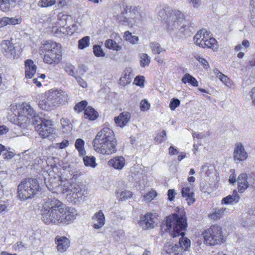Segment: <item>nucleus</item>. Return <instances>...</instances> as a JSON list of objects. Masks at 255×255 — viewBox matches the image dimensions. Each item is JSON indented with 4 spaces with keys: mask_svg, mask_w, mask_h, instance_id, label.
Instances as JSON below:
<instances>
[{
    "mask_svg": "<svg viewBox=\"0 0 255 255\" xmlns=\"http://www.w3.org/2000/svg\"><path fill=\"white\" fill-rule=\"evenodd\" d=\"M41 220L46 224L67 225L74 221L78 215L73 208L65 209L59 200L48 199L41 210Z\"/></svg>",
    "mask_w": 255,
    "mask_h": 255,
    "instance_id": "1",
    "label": "nucleus"
},
{
    "mask_svg": "<svg viewBox=\"0 0 255 255\" xmlns=\"http://www.w3.org/2000/svg\"><path fill=\"white\" fill-rule=\"evenodd\" d=\"M187 228L186 220L182 216L173 214L168 216L166 220L165 225L162 226V229L165 231H168L171 236L173 238L181 236L178 244L180 251L182 249L186 250L190 247V241L187 238H184V231Z\"/></svg>",
    "mask_w": 255,
    "mask_h": 255,
    "instance_id": "2",
    "label": "nucleus"
},
{
    "mask_svg": "<svg viewBox=\"0 0 255 255\" xmlns=\"http://www.w3.org/2000/svg\"><path fill=\"white\" fill-rule=\"evenodd\" d=\"M94 150L103 155H111L117 151V140L113 131L108 127L98 132L93 141Z\"/></svg>",
    "mask_w": 255,
    "mask_h": 255,
    "instance_id": "3",
    "label": "nucleus"
},
{
    "mask_svg": "<svg viewBox=\"0 0 255 255\" xmlns=\"http://www.w3.org/2000/svg\"><path fill=\"white\" fill-rule=\"evenodd\" d=\"M122 13L117 17V19L122 24L133 26H140L144 19L143 13L138 6L123 4L122 6Z\"/></svg>",
    "mask_w": 255,
    "mask_h": 255,
    "instance_id": "4",
    "label": "nucleus"
},
{
    "mask_svg": "<svg viewBox=\"0 0 255 255\" xmlns=\"http://www.w3.org/2000/svg\"><path fill=\"white\" fill-rule=\"evenodd\" d=\"M39 189L38 181L36 179H24L17 187V197L21 201H26L33 197L39 191Z\"/></svg>",
    "mask_w": 255,
    "mask_h": 255,
    "instance_id": "5",
    "label": "nucleus"
},
{
    "mask_svg": "<svg viewBox=\"0 0 255 255\" xmlns=\"http://www.w3.org/2000/svg\"><path fill=\"white\" fill-rule=\"evenodd\" d=\"M45 50L43 61L48 64H58L62 59L59 44L52 41H47L43 44Z\"/></svg>",
    "mask_w": 255,
    "mask_h": 255,
    "instance_id": "6",
    "label": "nucleus"
},
{
    "mask_svg": "<svg viewBox=\"0 0 255 255\" xmlns=\"http://www.w3.org/2000/svg\"><path fill=\"white\" fill-rule=\"evenodd\" d=\"M205 244L214 246L224 242V235L221 227L217 225L211 226L202 234Z\"/></svg>",
    "mask_w": 255,
    "mask_h": 255,
    "instance_id": "7",
    "label": "nucleus"
},
{
    "mask_svg": "<svg viewBox=\"0 0 255 255\" xmlns=\"http://www.w3.org/2000/svg\"><path fill=\"white\" fill-rule=\"evenodd\" d=\"M33 122L35 128L42 138L48 137L53 132L51 121L41 117H37Z\"/></svg>",
    "mask_w": 255,
    "mask_h": 255,
    "instance_id": "8",
    "label": "nucleus"
},
{
    "mask_svg": "<svg viewBox=\"0 0 255 255\" xmlns=\"http://www.w3.org/2000/svg\"><path fill=\"white\" fill-rule=\"evenodd\" d=\"M65 182L60 180L59 177H51L45 178V183L48 189L53 194L66 193Z\"/></svg>",
    "mask_w": 255,
    "mask_h": 255,
    "instance_id": "9",
    "label": "nucleus"
},
{
    "mask_svg": "<svg viewBox=\"0 0 255 255\" xmlns=\"http://www.w3.org/2000/svg\"><path fill=\"white\" fill-rule=\"evenodd\" d=\"M184 14L179 10H174L168 21L167 28L169 31L179 28V26L183 22Z\"/></svg>",
    "mask_w": 255,
    "mask_h": 255,
    "instance_id": "10",
    "label": "nucleus"
},
{
    "mask_svg": "<svg viewBox=\"0 0 255 255\" xmlns=\"http://www.w3.org/2000/svg\"><path fill=\"white\" fill-rule=\"evenodd\" d=\"M18 117H25L27 119H32V123L35 122V119L39 117L36 115V113L33 109L27 103H23L17 107V111H15ZM16 113L15 115H16Z\"/></svg>",
    "mask_w": 255,
    "mask_h": 255,
    "instance_id": "11",
    "label": "nucleus"
},
{
    "mask_svg": "<svg viewBox=\"0 0 255 255\" xmlns=\"http://www.w3.org/2000/svg\"><path fill=\"white\" fill-rule=\"evenodd\" d=\"M47 94L56 107L63 104L67 99V94L61 90L51 89Z\"/></svg>",
    "mask_w": 255,
    "mask_h": 255,
    "instance_id": "12",
    "label": "nucleus"
},
{
    "mask_svg": "<svg viewBox=\"0 0 255 255\" xmlns=\"http://www.w3.org/2000/svg\"><path fill=\"white\" fill-rule=\"evenodd\" d=\"M2 51L7 57L14 58L16 56V50L13 44L7 40H3L1 43Z\"/></svg>",
    "mask_w": 255,
    "mask_h": 255,
    "instance_id": "13",
    "label": "nucleus"
},
{
    "mask_svg": "<svg viewBox=\"0 0 255 255\" xmlns=\"http://www.w3.org/2000/svg\"><path fill=\"white\" fill-rule=\"evenodd\" d=\"M57 251L63 253L66 252L70 246V241L67 238L64 236H57L55 239Z\"/></svg>",
    "mask_w": 255,
    "mask_h": 255,
    "instance_id": "14",
    "label": "nucleus"
},
{
    "mask_svg": "<svg viewBox=\"0 0 255 255\" xmlns=\"http://www.w3.org/2000/svg\"><path fill=\"white\" fill-rule=\"evenodd\" d=\"M179 245L169 242L164 244L162 253L163 255H179Z\"/></svg>",
    "mask_w": 255,
    "mask_h": 255,
    "instance_id": "15",
    "label": "nucleus"
},
{
    "mask_svg": "<svg viewBox=\"0 0 255 255\" xmlns=\"http://www.w3.org/2000/svg\"><path fill=\"white\" fill-rule=\"evenodd\" d=\"M154 222V216L152 214L147 213L141 217L138 224L143 230H147L153 228Z\"/></svg>",
    "mask_w": 255,
    "mask_h": 255,
    "instance_id": "16",
    "label": "nucleus"
},
{
    "mask_svg": "<svg viewBox=\"0 0 255 255\" xmlns=\"http://www.w3.org/2000/svg\"><path fill=\"white\" fill-rule=\"evenodd\" d=\"M233 156L235 160L244 161L247 158L248 154L241 143H238L236 144Z\"/></svg>",
    "mask_w": 255,
    "mask_h": 255,
    "instance_id": "17",
    "label": "nucleus"
},
{
    "mask_svg": "<svg viewBox=\"0 0 255 255\" xmlns=\"http://www.w3.org/2000/svg\"><path fill=\"white\" fill-rule=\"evenodd\" d=\"M92 219L93 222V227L95 229H101L105 224V217L102 210L95 213L92 216Z\"/></svg>",
    "mask_w": 255,
    "mask_h": 255,
    "instance_id": "18",
    "label": "nucleus"
},
{
    "mask_svg": "<svg viewBox=\"0 0 255 255\" xmlns=\"http://www.w3.org/2000/svg\"><path fill=\"white\" fill-rule=\"evenodd\" d=\"M131 118V114L128 112L121 113L119 116L115 118L114 120L117 126L123 128L129 122Z\"/></svg>",
    "mask_w": 255,
    "mask_h": 255,
    "instance_id": "19",
    "label": "nucleus"
},
{
    "mask_svg": "<svg viewBox=\"0 0 255 255\" xmlns=\"http://www.w3.org/2000/svg\"><path fill=\"white\" fill-rule=\"evenodd\" d=\"M248 176L246 173L240 174L237 178L238 185V191L240 193H243L249 186V182L247 181Z\"/></svg>",
    "mask_w": 255,
    "mask_h": 255,
    "instance_id": "20",
    "label": "nucleus"
},
{
    "mask_svg": "<svg viewBox=\"0 0 255 255\" xmlns=\"http://www.w3.org/2000/svg\"><path fill=\"white\" fill-rule=\"evenodd\" d=\"M38 105L40 109L46 111H51L56 108L47 93L44 98L39 102Z\"/></svg>",
    "mask_w": 255,
    "mask_h": 255,
    "instance_id": "21",
    "label": "nucleus"
},
{
    "mask_svg": "<svg viewBox=\"0 0 255 255\" xmlns=\"http://www.w3.org/2000/svg\"><path fill=\"white\" fill-rule=\"evenodd\" d=\"M25 73L27 78H31L35 74L37 67L32 60L27 59L25 61Z\"/></svg>",
    "mask_w": 255,
    "mask_h": 255,
    "instance_id": "22",
    "label": "nucleus"
},
{
    "mask_svg": "<svg viewBox=\"0 0 255 255\" xmlns=\"http://www.w3.org/2000/svg\"><path fill=\"white\" fill-rule=\"evenodd\" d=\"M108 165L118 170H121L125 165V159L123 156H116L108 161Z\"/></svg>",
    "mask_w": 255,
    "mask_h": 255,
    "instance_id": "23",
    "label": "nucleus"
},
{
    "mask_svg": "<svg viewBox=\"0 0 255 255\" xmlns=\"http://www.w3.org/2000/svg\"><path fill=\"white\" fill-rule=\"evenodd\" d=\"M181 193L182 196L186 198V200L189 205H191L195 202L194 193L190 187H183L182 189Z\"/></svg>",
    "mask_w": 255,
    "mask_h": 255,
    "instance_id": "24",
    "label": "nucleus"
},
{
    "mask_svg": "<svg viewBox=\"0 0 255 255\" xmlns=\"http://www.w3.org/2000/svg\"><path fill=\"white\" fill-rule=\"evenodd\" d=\"M65 188H67L66 189V193L70 192L80 194V193H82V185L79 182H73L70 183L66 181Z\"/></svg>",
    "mask_w": 255,
    "mask_h": 255,
    "instance_id": "25",
    "label": "nucleus"
},
{
    "mask_svg": "<svg viewBox=\"0 0 255 255\" xmlns=\"http://www.w3.org/2000/svg\"><path fill=\"white\" fill-rule=\"evenodd\" d=\"M201 47L211 48L214 50H217L218 48L216 40L208 36V33H207L206 38L205 39L203 44H201Z\"/></svg>",
    "mask_w": 255,
    "mask_h": 255,
    "instance_id": "26",
    "label": "nucleus"
},
{
    "mask_svg": "<svg viewBox=\"0 0 255 255\" xmlns=\"http://www.w3.org/2000/svg\"><path fill=\"white\" fill-rule=\"evenodd\" d=\"M240 196L236 190H234L232 195H229L224 198L222 203L226 204H233L237 203L240 200Z\"/></svg>",
    "mask_w": 255,
    "mask_h": 255,
    "instance_id": "27",
    "label": "nucleus"
},
{
    "mask_svg": "<svg viewBox=\"0 0 255 255\" xmlns=\"http://www.w3.org/2000/svg\"><path fill=\"white\" fill-rule=\"evenodd\" d=\"M16 0H0V9L3 12L10 10L15 4Z\"/></svg>",
    "mask_w": 255,
    "mask_h": 255,
    "instance_id": "28",
    "label": "nucleus"
},
{
    "mask_svg": "<svg viewBox=\"0 0 255 255\" xmlns=\"http://www.w3.org/2000/svg\"><path fill=\"white\" fill-rule=\"evenodd\" d=\"M207 37V32L205 30H201L199 31L194 37V41L196 45L201 47V44Z\"/></svg>",
    "mask_w": 255,
    "mask_h": 255,
    "instance_id": "29",
    "label": "nucleus"
},
{
    "mask_svg": "<svg viewBox=\"0 0 255 255\" xmlns=\"http://www.w3.org/2000/svg\"><path fill=\"white\" fill-rule=\"evenodd\" d=\"M98 113L92 107H88L84 111L85 118L91 121H94L97 119Z\"/></svg>",
    "mask_w": 255,
    "mask_h": 255,
    "instance_id": "30",
    "label": "nucleus"
},
{
    "mask_svg": "<svg viewBox=\"0 0 255 255\" xmlns=\"http://www.w3.org/2000/svg\"><path fill=\"white\" fill-rule=\"evenodd\" d=\"M181 81L184 84L188 83L194 87L198 86V82L197 80L188 73H186L183 76Z\"/></svg>",
    "mask_w": 255,
    "mask_h": 255,
    "instance_id": "31",
    "label": "nucleus"
},
{
    "mask_svg": "<svg viewBox=\"0 0 255 255\" xmlns=\"http://www.w3.org/2000/svg\"><path fill=\"white\" fill-rule=\"evenodd\" d=\"M84 141L81 138L76 139L75 143V146L79 152V155L84 156L86 154V151L84 149Z\"/></svg>",
    "mask_w": 255,
    "mask_h": 255,
    "instance_id": "32",
    "label": "nucleus"
},
{
    "mask_svg": "<svg viewBox=\"0 0 255 255\" xmlns=\"http://www.w3.org/2000/svg\"><path fill=\"white\" fill-rule=\"evenodd\" d=\"M105 46L110 49L120 51L122 49V46L118 44L112 39H108L105 42Z\"/></svg>",
    "mask_w": 255,
    "mask_h": 255,
    "instance_id": "33",
    "label": "nucleus"
},
{
    "mask_svg": "<svg viewBox=\"0 0 255 255\" xmlns=\"http://www.w3.org/2000/svg\"><path fill=\"white\" fill-rule=\"evenodd\" d=\"M83 161L86 166H91L94 168L96 166V158L94 156H85L83 157Z\"/></svg>",
    "mask_w": 255,
    "mask_h": 255,
    "instance_id": "34",
    "label": "nucleus"
},
{
    "mask_svg": "<svg viewBox=\"0 0 255 255\" xmlns=\"http://www.w3.org/2000/svg\"><path fill=\"white\" fill-rule=\"evenodd\" d=\"M192 27H191L189 23L183 24L182 26L179 28V31L185 36H190Z\"/></svg>",
    "mask_w": 255,
    "mask_h": 255,
    "instance_id": "35",
    "label": "nucleus"
},
{
    "mask_svg": "<svg viewBox=\"0 0 255 255\" xmlns=\"http://www.w3.org/2000/svg\"><path fill=\"white\" fill-rule=\"evenodd\" d=\"M90 38L89 36H86L78 41V48L80 49H84L90 45Z\"/></svg>",
    "mask_w": 255,
    "mask_h": 255,
    "instance_id": "36",
    "label": "nucleus"
},
{
    "mask_svg": "<svg viewBox=\"0 0 255 255\" xmlns=\"http://www.w3.org/2000/svg\"><path fill=\"white\" fill-rule=\"evenodd\" d=\"M124 37L126 40L132 44L137 43L138 40V37L137 36L132 35L128 31H127L125 32Z\"/></svg>",
    "mask_w": 255,
    "mask_h": 255,
    "instance_id": "37",
    "label": "nucleus"
},
{
    "mask_svg": "<svg viewBox=\"0 0 255 255\" xmlns=\"http://www.w3.org/2000/svg\"><path fill=\"white\" fill-rule=\"evenodd\" d=\"M140 58L141 59L140 64L142 67L148 66L150 62V58L147 54L141 53L140 54Z\"/></svg>",
    "mask_w": 255,
    "mask_h": 255,
    "instance_id": "38",
    "label": "nucleus"
},
{
    "mask_svg": "<svg viewBox=\"0 0 255 255\" xmlns=\"http://www.w3.org/2000/svg\"><path fill=\"white\" fill-rule=\"evenodd\" d=\"M56 3V0H40L38 2V5L41 7H50Z\"/></svg>",
    "mask_w": 255,
    "mask_h": 255,
    "instance_id": "39",
    "label": "nucleus"
},
{
    "mask_svg": "<svg viewBox=\"0 0 255 255\" xmlns=\"http://www.w3.org/2000/svg\"><path fill=\"white\" fill-rule=\"evenodd\" d=\"M70 196V201L74 204L78 203L80 201V199H81L83 196V193H80V194L70 192L69 194Z\"/></svg>",
    "mask_w": 255,
    "mask_h": 255,
    "instance_id": "40",
    "label": "nucleus"
},
{
    "mask_svg": "<svg viewBox=\"0 0 255 255\" xmlns=\"http://www.w3.org/2000/svg\"><path fill=\"white\" fill-rule=\"evenodd\" d=\"M28 247L27 244L23 242H17L13 246V249L15 251H23L25 250Z\"/></svg>",
    "mask_w": 255,
    "mask_h": 255,
    "instance_id": "41",
    "label": "nucleus"
},
{
    "mask_svg": "<svg viewBox=\"0 0 255 255\" xmlns=\"http://www.w3.org/2000/svg\"><path fill=\"white\" fill-rule=\"evenodd\" d=\"M150 46L153 53L160 54L161 52L165 51L164 49L161 47L160 45L158 43L155 42L150 43Z\"/></svg>",
    "mask_w": 255,
    "mask_h": 255,
    "instance_id": "42",
    "label": "nucleus"
},
{
    "mask_svg": "<svg viewBox=\"0 0 255 255\" xmlns=\"http://www.w3.org/2000/svg\"><path fill=\"white\" fill-rule=\"evenodd\" d=\"M132 193L128 190H124L119 193V200L121 201L126 200L132 197Z\"/></svg>",
    "mask_w": 255,
    "mask_h": 255,
    "instance_id": "43",
    "label": "nucleus"
},
{
    "mask_svg": "<svg viewBox=\"0 0 255 255\" xmlns=\"http://www.w3.org/2000/svg\"><path fill=\"white\" fill-rule=\"evenodd\" d=\"M93 52L96 57H104L105 55L101 46L99 45H94Z\"/></svg>",
    "mask_w": 255,
    "mask_h": 255,
    "instance_id": "44",
    "label": "nucleus"
},
{
    "mask_svg": "<svg viewBox=\"0 0 255 255\" xmlns=\"http://www.w3.org/2000/svg\"><path fill=\"white\" fill-rule=\"evenodd\" d=\"M131 78L129 74L126 73L124 76L121 77L120 79V84L123 86L129 84L131 82Z\"/></svg>",
    "mask_w": 255,
    "mask_h": 255,
    "instance_id": "45",
    "label": "nucleus"
},
{
    "mask_svg": "<svg viewBox=\"0 0 255 255\" xmlns=\"http://www.w3.org/2000/svg\"><path fill=\"white\" fill-rule=\"evenodd\" d=\"M64 70L65 72L68 73L69 75H71L72 76H74L75 72V67L72 65L70 63H67L65 64L64 66Z\"/></svg>",
    "mask_w": 255,
    "mask_h": 255,
    "instance_id": "46",
    "label": "nucleus"
},
{
    "mask_svg": "<svg viewBox=\"0 0 255 255\" xmlns=\"http://www.w3.org/2000/svg\"><path fill=\"white\" fill-rule=\"evenodd\" d=\"M87 102L86 101H82L77 104L74 107V110L78 113L82 112L86 107Z\"/></svg>",
    "mask_w": 255,
    "mask_h": 255,
    "instance_id": "47",
    "label": "nucleus"
},
{
    "mask_svg": "<svg viewBox=\"0 0 255 255\" xmlns=\"http://www.w3.org/2000/svg\"><path fill=\"white\" fill-rule=\"evenodd\" d=\"M217 76L220 79V80L226 86H229L230 85H231L230 83V79L227 76L225 75L221 72H219L217 74Z\"/></svg>",
    "mask_w": 255,
    "mask_h": 255,
    "instance_id": "48",
    "label": "nucleus"
},
{
    "mask_svg": "<svg viewBox=\"0 0 255 255\" xmlns=\"http://www.w3.org/2000/svg\"><path fill=\"white\" fill-rule=\"evenodd\" d=\"M21 19L17 17H7L8 25H15L21 22Z\"/></svg>",
    "mask_w": 255,
    "mask_h": 255,
    "instance_id": "49",
    "label": "nucleus"
},
{
    "mask_svg": "<svg viewBox=\"0 0 255 255\" xmlns=\"http://www.w3.org/2000/svg\"><path fill=\"white\" fill-rule=\"evenodd\" d=\"M166 139V133L165 130H163L161 133H158L154 138L156 142L161 143Z\"/></svg>",
    "mask_w": 255,
    "mask_h": 255,
    "instance_id": "50",
    "label": "nucleus"
},
{
    "mask_svg": "<svg viewBox=\"0 0 255 255\" xmlns=\"http://www.w3.org/2000/svg\"><path fill=\"white\" fill-rule=\"evenodd\" d=\"M195 59L199 61L200 63H201L204 68L206 69H207L209 67V65L208 61L202 57H201L200 55H196L195 56Z\"/></svg>",
    "mask_w": 255,
    "mask_h": 255,
    "instance_id": "51",
    "label": "nucleus"
},
{
    "mask_svg": "<svg viewBox=\"0 0 255 255\" xmlns=\"http://www.w3.org/2000/svg\"><path fill=\"white\" fill-rule=\"evenodd\" d=\"M157 195L154 190H151L144 195L143 198L145 201H150L152 200Z\"/></svg>",
    "mask_w": 255,
    "mask_h": 255,
    "instance_id": "52",
    "label": "nucleus"
},
{
    "mask_svg": "<svg viewBox=\"0 0 255 255\" xmlns=\"http://www.w3.org/2000/svg\"><path fill=\"white\" fill-rule=\"evenodd\" d=\"M180 104V101L178 99H173L169 104V107L172 111L174 110L177 107H178Z\"/></svg>",
    "mask_w": 255,
    "mask_h": 255,
    "instance_id": "53",
    "label": "nucleus"
},
{
    "mask_svg": "<svg viewBox=\"0 0 255 255\" xmlns=\"http://www.w3.org/2000/svg\"><path fill=\"white\" fill-rule=\"evenodd\" d=\"M124 235L123 230L116 231L113 232V236L115 240L119 241Z\"/></svg>",
    "mask_w": 255,
    "mask_h": 255,
    "instance_id": "54",
    "label": "nucleus"
},
{
    "mask_svg": "<svg viewBox=\"0 0 255 255\" xmlns=\"http://www.w3.org/2000/svg\"><path fill=\"white\" fill-rule=\"evenodd\" d=\"M150 108L149 103L146 100H142L140 102V110L142 111H145L148 110Z\"/></svg>",
    "mask_w": 255,
    "mask_h": 255,
    "instance_id": "55",
    "label": "nucleus"
},
{
    "mask_svg": "<svg viewBox=\"0 0 255 255\" xmlns=\"http://www.w3.org/2000/svg\"><path fill=\"white\" fill-rule=\"evenodd\" d=\"M144 80V77L143 76H138L135 77L134 80V83L139 86H143V82Z\"/></svg>",
    "mask_w": 255,
    "mask_h": 255,
    "instance_id": "56",
    "label": "nucleus"
},
{
    "mask_svg": "<svg viewBox=\"0 0 255 255\" xmlns=\"http://www.w3.org/2000/svg\"><path fill=\"white\" fill-rule=\"evenodd\" d=\"M212 168H213L212 166L209 167L207 164H206L202 166L201 172L203 173H204L205 174L208 175L211 173L210 171L212 169Z\"/></svg>",
    "mask_w": 255,
    "mask_h": 255,
    "instance_id": "57",
    "label": "nucleus"
},
{
    "mask_svg": "<svg viewBox=\"0 0 255 255\" xmlns=\"http://www.w3.org/2000/svg\"><path fill=\"white\" fill-rule=\"evenodd\" d=\"M75 79L79 85L83 88H85L87 86V83L80 77H75Z\"/></svg>",
    "mask_w": 255,
    "mask_h": 255,
    "instance_id": "58",
    "label": "nucleus"
},
{
    "mask_svg": "<svg viewBox=\"0 0 255 255\" xmlns=\"http://www.w3.org/2000/svg\"><path fill=\"white\" fill-rule=\"evenodd\" d=\"M69 144V141L67 140H64L61 142L57 143V147L60 149H63L68 146Z\"/></svg>",
    "mask_w": 255,
    "mask_h": 255,
    "instance_id": "59",
    "label": "nucleus"
},
{
    "mask_svg": "<svg viewBox=\"0 0 255 255\" xmlns=\"http://www.w3.org/2000/svg\"><path fill=\"white\" fill-rule=\"evenodd\" d=\"M190 2L195 8L199 7L201 5V0H190Z\"/></svg>",
    "mask_w": 255,
    "mask_h": 255,
    "instance_id": "60",
    "label": "nucleus"
},
{
    "mask_svg": "<svg viewBox=\"0 0 255 255\" xmlns=\"http://www.w3.org/2000/svg\"><path fill=\"white\" fill-rule=\"evenodd\" d=\"M224 211H225V209L223 208L216 209L215 212L213 213V214L212 216H213V218L215 217L218 218L221 215H222L224 213Z\"/></svg>",
    "mask_w": 255,
    "mask_h": 255,
    "instance_id": "61",
    "label": "nucleus"
},
{
    "mask_svg": "<svg viewBox=\"0 0 255 255\" xmlns=\"http://www.w3.org/2000/svg\"><path fill=\"white\" fill-rule=\"evenodd\" d=\"M249 96L253 105L255 106V87L249 92Z\"/></svg>",
    "mask_w": 255,
    "mask_h": 255,
    "instance_id": "62",
    "label": "nucleus"
},
{
    "mask_svg": "<svg viewBox=\"0 0 255 255\" xmlns=\"http://www.w3.org/2000/svg\"><path fill=\"white\" fill-rule=\"evenodd\" d=\"M175 192L174 189H169L168 191V199L172 201L175 197Z\"/></svg>",
    "mask_w": 255,
    "mask_h": 255,
    "instance_id": "63",
    "label": "nucleus"
},
{
    "mask_svg": "<svg viewBox=\"0 0 255 255\" xmlns=\"http://www.w3.org/2000/svg\"><path fill=\"white\" fill-rule=\"evenodd\" d=\"M168 150L169 154L171 155L177 154L179 153V151L172 146H171L169 148Z\"/></svg>",
    "mask_w": 255,
    "mask_h": 255,
    "instance_id": "64",
    "label": "nucleus"
}]
</instances>
